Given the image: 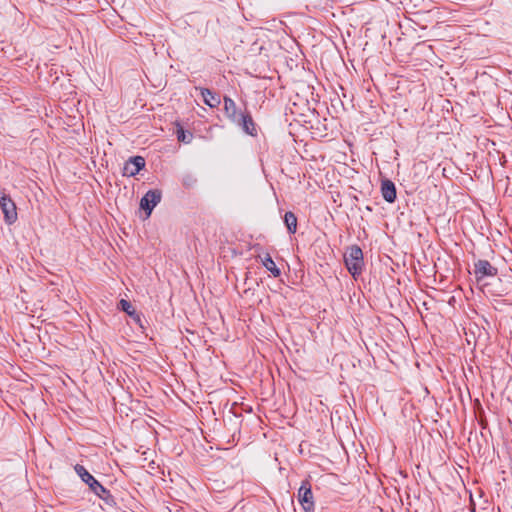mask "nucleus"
Masks as SVG:
<instances>
[{
	"label": "nucleus",
	"instance_id": "nucleus-1",
	"mask_svg": "<svg viewBox=\"0 0 512 512\" xmlns=\"http://www.w3.org/2000/svg\"><path fill=\"white\" fill-rule=\"evenodd\" d=\"M74 470L76 474L81 478L83 482H85L90 490L101 498L107 505H115V499L113 495L107 490L104 486H102L87 470L84 466L80 464H76L74 466Z\"/></svg>",
	"mask_w": 512,
	"mask_h": 512
},
{
	"label": "nucleus",
	"instance_id": "nucleus-2",
	"mask_svg": "<svg viewBox=\"0 0 512 512\" xmlns=\"http://www.w3.org/2000/svg\"><path fill=\"white\" fill-rule=\"evenodd\" d=\"M344 262L349 273L356 278L362 273L364 260L363 252L358 245H352L344 254Z\"/></svg>",
	"mask_w": 512,
	"mask_h": 512
},
{
	"label": "nucleus",
	"instance_id": "nucleus-3",
	"mask_svg": "<svg viewBox=\"0 0 512 512\" xmlns=\"http://www.w3.org/2000/svg\"><path fill=\"white\" fill-rule=\"evenodd\" d=\"M0 207L4 214V221L8 225L14 224L18 219L17 208L15 202L5 190L0 189Z\"/></svg>",
	"mask_w": 512,
	"mask_h": 512
},
{
	"label": "nucleus",
	"instance_id": "nucleus-4",
	"mask_svg": "<svg viewBox=\"0 0 512 512\" xmlns=\"http://www.w3.org/2000/svg\"><path fill=\"white\" fill-rule=\"evenodd\" d=\"M298 501L305 512L315 511L311 484L308 480L302 481L301 486L298 489Z\"/></svg>",
	"mask_w": 512,
	"mask_h": 512
},
{
	"label": "nucleus",
	"instance_id": "nucleus-5",
	"mask_svg": "<svg viewBox=\"0 0 512 512\" xmlns=\"http://www.w3.org/2000/svg\"><path fill=\"white\" fill-rule=\"evenodd\" d=\"M162 193L158 189L149 190L140 200V208L146 213V217H149L154 207L161 201Z\"/></svg>",
	"mask_w": 512,
	"mask_h": 512
},
{
	"label": "nucleus",
	"instance_id": "nucleus-6",
	"mask_svg": "<svg viewBox=\"0 0 512 512\" xmlns=\"http://www.w3.org/2000/svg\"><path fill=\"white\" fill-rule=\"evenodd\" d=\"M498 273V269L494 267L488 260L479 259L474 263V275L478 282L485 277H494Z\"/></svg>",
	"mask_w": 512,
	"mask_h": 512
},
{
	"label": "nucleus",
	"instance_id": "nucleus-7",
	"mask_svg": "<svg viewBox=\"0 0 512 512\" xmlns=\"http://www.w3.org/2000/svg\"><path fill=\"white\" fill-rule=\"evenodd\" d=\"M145 159L142 156L130 157L124 164L123 175L135 176L145 167Z\"/></svg>",
	"mask_w": 512,
	"mask_h": 512
},
{
	"label": "nucleus",
	"instance_id": "nucleus-8",
	"mask_svg": "<svg viewBox=\"0 0 512 512\" xmlns=\"http://www.w3.org/2000/svg\"><path fill=\"white\" fill-rule=\"evenodd\" d=\"M234 124L241 127L246 134L257 136L256 124L249 112H244Z\"/></svg>",
	"mask_w": 512,
	"mask_h": 512
},
{
	"label": "nucleus",
	"instance_id": "nucleus-9",
	"mask_svg": "<svg viewBox=\"0 0 512 512\" xmlns=\"http://www.w3.org/2000/svg\"><path fill=\"white\" fill-rule=\"evenodd\" d=\"M118 307L126 312L130 318L142 329L144 330L145 327H144V324H143V320H142V315L137 312L135 310V308L132 306V304L128 301V300H125V299H121L119 301V304H118Z\"/></svg>",
	"mask_w": 512,
	"mask_h": 512
},
{
	"label": "nucleus",
	"instance_id": "nucleus-10",
	"mask_svg": "<svg viewBox=\"0 0 512 512\" xmlns=\"http://www.w3.org/2000/svg\"><path fill=\"white\" fill-rule=\"evenodd\" d=\"M223 102H224V113H225L226 117L232 123L238 121V119L244 112H238L237 105H236L235 101L228 96L223 97Z\"/></svg>",
	"mask_w": 512,
	"mask_h": 512
},
{
	"label": "nucleus",
	"instance_id": "nucleus-11",
	"mask_svg": "<svg viewBox=\"0 0 512 512\" xmlns=\"http://www.w3.org/2000/svg\"><path fill=\"white\" fill-rule=\"evenodd\" d=\"M196 90L200 91L204 103L210 108H216L221 103L220 95L211 91L208 88L195 87Z\"/></svg>",
	"mask_w": 512,
	"mask_h": 512
},
{
	"label": "nucleus",
	"instance_id": "nucleus-12",
	"mask_svg": "<svg viewBox=\"0 0 512 512\" xmlns=\"http://www.w3.org/2000/svg\"><path fill=\"white\" fill-rule=\"evenodd\" d=\"M381 193H382V197L384 198V200L387 201L388 203L395 202L396 197H397L396 186L391 180H389V179L382 180Z\"/></svg>",
	"mask_w": 512,
	"mask_h": 512
},
{
	"label": "nucleus",
	"instance_id": "nucleus-13",
	"mask_svg": "<svg viewBox=\"0 0 512 512\" xmlns=\"http://www.w3.org/2000/svg\"><path fill=\"white\" fill-rule=\"evenodd\" d=\"M262 264L273 275V277L277 278L281 275L280 269L276 266L269 253H266L262 258Z\"/></svg>",
	"mask_w": 512,
	"mask_h": 512
},
{
	"label": "nucleus",
	"instance_id": "nucleus-14",
	"mask_svg": "<svg viewBox=\"0 0 512 512\" xmlns=\"http://www.w3.org/2000/svg\"><path fill=\"white\" fill-rule=\"evenodd\" d=\"M284 223H285V226L289 232V234H295L296 231H297V217L296 215L291 212V211H288L285 213L284 215Z\"/></svg>",
	"mask_w": 512,
	"mask_h": 512
},
{
	"label": "nucleus",
	"instance_id": "nucleus-15",
	"mask_svg": "<svg viewBox=\"0 0 512 512\" xmlns=\"http://www.w3.org/2000/svg\"><path fill=\"white\" fill-rule=\"evenodd\" d=\"M197 183V178L191 173L184 174L182 177V185L186 189L194 188Z\"/></svg>",
	"mask_w": 512,
	"mask_h": 512
},
{
	"label": "nucleus",
	"instance_id": "nucleus-16",
	"mask_svg": "<svg viewBox=\"0 0 512 512\" xmlns=\"http://www.w3.org/2000/svg\"><path fill=\"white\" fill-rule=\"evenodd\" d=\"M176 134L178 141L183 143H190L193 138L192 133L186 132L181 126L178 127Z\"/></svg>",
	"mask_w": 512,
	"mask_h": 512
}]
</instances>
